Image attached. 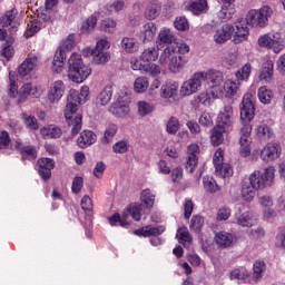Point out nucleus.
Returning <instances> with one entry per match:
<instances>
[{"label": "nucleus", "instance_id": "473e14b6", "mask_svg": "<svg viewBox=\"0 0 285 285\" xmlns=\"http://www.w3.org/2000/svg\"><path fill=\"white\" fill-rule=\"evenodd\" d=\"M80 206L86 214V219L89 222H92V215H94V205H92V198L90 196L85 195L81 198Z\"/></svg>", "mask_w": 285, "mask_h": 285}, {"label": "nucleus", "instance_id": "f3484780", "mask_svg": "<svg viewBox=\"0 0 285 285\" xmlns=\"http://www.w3.org/2000/svg\"><path fill=\"white\" fill-rule=\"evenodd\" d=\"M164 233H166V226L164 225L156 227L148 225L134 230V235H137V237H159V235H164Z\"/></svg>", "mask_w": 285, "mask_h": 285}, {"label": "nucleus", "instance_id": "69168bd1", "mask_svg": "<svg viewBox=\"0 0 285 285\" xmlns=\"http://www.w3.org/2000/svg\"><path fill=\"white\" fill-rule=\"evenodd\" d=\"M145 75H149L150 77H157L161 75V68L157 65H145Z\"/></svg>", "mask_w": 285, "mask_h": 285}, {"label": "nucleus", "instance_id": "4c0bfd02", "mask_svg": "<svg viewBox=\"0 0 285 285\" xmlns=\"http://www.w3.org/2000/svg\"><path fill=\"white\" fill-rule=\"evenodd\" d=\"M253 281L259 282L264 277V273H266V263L264 261H256L253 265Z\"/></svg>", "mask_w": 285, "mask_h": 285}, {"label": "nucleus", "instance_id": "a211bd4d", "mask_svg": "<svg viewBox=\"0 0 285 285\" xmlns=\"http://www.w3.org/2000/svg\"><path fill=\"white\" fill-rule=\"evenodd\" d=\"M40 95L41 94L39 92V87L32 85L31 82H27L20 88L18 92V104H23L27 97H33L37 99L40 97Z\"/></svg>", "mask_w": 285, "mask_h": 285}, {"label": "nucleus", "instance_id": "b1692460", "mask_svg": "<svg viewBox=\"0 0 285 285\" xmlns=\"http://www.w3.org/2000/svg\"><path fill=\"white\" fill-rule=\"evenodd\" d=\"M97 141V134L92 130H83L78 137L77 144L79 148H88V146H92Z\"/></svg>", "mask_w": 285, "mask_h": 285}, {"label": "nucleus", "instance_id": "7c9ffc66", "mask_svg": "<svg viewBox=\"0 0 285 285\" xmlns=\"http://www.w3.org/2000/svg\"><path fill=\"white\" fill-rule=\"evenodd\" d=\"M40 135H42V137H49V139H59L61 135H63V131L55 125H49L40 129Z\"/></svg>", "mask_w": 285, "mask_h": 285}, {"label": "nucleus", "instance_id": "3c124183", "mask_svg": "<svg viewBox=\"0 0 285 285\" xmlns=\"http://www.w3.org/2000/svg\"><path fill=\"white\" fill-rule=\"evenodd\" d=\"M224 90L228 97H235V94L239 90V82L227 80L224 85Z\"/></svg>", "mask_w": 285, "mask_h": 285}, {"label": "nucleus", "instance_id": "37998d69", "mask_svg": "<svg viewBox=\"0 0 285 285\" xmlns=\"http://www.w3.org/2000/svg\"><path fill=\"white\" fill-rule=\"evenodd\" d=\"M12 40H7L6 42H3L2 50L0 51L1 57H4L7 61H10V59L14 57V48H12Z\"/></svg>", "mask_w": 285, "mask_h": 285}, {"label": "nucleus", "instance_id": "f704fd0d", "mask_svg": "<svg viewBox=\"0 0 285 285\" xmlns=\"http://www.w3.org/2000/svg\"><path fill=\"white\" fill-rule=\"evenodd\" d=\"M43 24L41 23V20L33 19L27 24V30L24 31L26 39H30V37H35L37 32L41 30Z\"/></svg>", "mask_w": 285, "mask_h": 285}, {"label": "nucleus", "instance_id": "a19ab883", "mask_svg": "<svg viewBox=\"0 0 285 285\" xmlns=\"http://www.w3.org/2000/svg\"><path fill=\"white\" fill-rule=\"evenodd\" d=\"M258 99L261 104L268 106L273 99V90L268 89L266 86L258 88Z\"/></svg>", "mask_w": 285, "mask_h": 285}, {"label": "nucleus", "instance_id": "09e8293b", "mask_svg": "<svg viewBox=\"0 0 285 285\" xmlns=\"http://www.w3.org/2000/svg\"><path fill=\"white\" fill-rule=\"evenodd\" d=\"M176 237L180 244H186V243L190 244L193 242V238L190 237V233H188V227L178 228Z\"/></svg>", "mask_w": 285, "mask_h": 285}, {"label": "nucleus", "instance_id": "603ef678", "mask_svg": "<svg viewBox=\"0 0 285 285\" xmlns=\"http://www.w3.org/2000/svg\"><path fill=\"white\" fill-rule=\"evenodd\" d=\"M22 119L24 121V126L29 128V130H39V121L36 117L22 114Z\"/></svg>", "mask_w": 285, "mask_h": 285}, {"label": "nucleus", "instance_id": "4d7b16f0", "mask_svg": "<svg viewBox=\"0 0 285 285\" xmlns=\"http://www.w3.org/2000/svg\"><path fill=\"white\" fill-rule=\"evenodd\" d=\"M224 150L218 149L214 154L213 164L215 166V169L217 171L222 170L224 168Z\"/></svg>", "mask_w": 285, "mask_h": 285}, {"label": "nucleus", "instance_id": "a18cd8bd", "mask_svg": "<svg viewBox=\"0 0 285 285\" xmlns=\"http://www.w3.org/2000/svg\"><path fill=\"white\" fill-rule=\"evenodd\" d=\"M253 70V67L250 66V62L245 63L240 69L236 72V78L238 81H246L250 77V72Z\"/></svg>", "mask_w": 285, "mask_h": 285}, {"label": "nucleus", "instance_id": "412c9836", "mask_svg": "<svg viewBox=\"0 0 285 285\" xmlns=\"http://www.w3.org/2000/svg\"><path fill=\"white\" fill-rule=\"evenodd\" d=\"M66 90V86L63 81L57 80L51 85L50 91L48 94V99L51 104H58L63 97V92Z\"/></svg>", "mask_w": 285, "mask_h": 285}, {"label": "nucleus", "instance_id": "c03bdc74", "mask_svg": "<svg viewBox=\"0 0 285 285\" xmlns=\"http://www.w3.org/2000/svg\"><path fill=\"white\" fill-rule=\"evenodd\" d=\"M237 224L238 226H243V228H250V226H254L255 224V220L253 219V214H250L249 212H245L237 219Z\"/></svg>", "mask_w": 285, "mask_h": 285}, {"label": "nucleus", "instance_id": "c756f323", "mask_svg": "<svg viewBox=\"0 0 285 285\" xmlns=\"http://www.w3.org/2000/svg\"><path fill=\"white\" fill-rule=\"evenodd\" d=\"M111 99H112V87L107 86L98 94L96 98V104L98 106H108Z\"/></svg>", "mask_w": 285, "mask_h": 285}, {"label": "nucleus", "instance_id": "8fccbe9b", "mask_svg": "<svg viewBox=\"0 0 285 285\" xmlns=\"http://www.w3.org/2000/svg\"><path fill=\"white\" fill-rule=\"evenodd\" d=\"M148 86H149L148 78L139 77L135 80L134 90L136 92H146L148 90Z\"/></svg>", "mask_w": 285, "mask_h": 285}, {"label": "nucleus", "instance_id": "774afa93", "mask_svg": "<svg viewBox=\"0 0 285 285\" xmlns=\"http://www.w3.org/2000/svg\"><path fill=\"white\" fill-rule=\"evenodd\" d=\"M10 134L6 130L0 132V150H6L10 146Z\"/></svg>", "mask_w": 285, "mask_h": 285}, {"label": "nucleus", "instance_id": "bb28decb", "mask_svg": "<svg viewBox=\"0 0 285 285\" xmlns=\"http://www.w3.org/2000/svg\"><path fill=\"white\" fill-rule=\"evenodd\" d=\"M109 112L115 117L124 118L130 112V107L121 101H116L109 107Z\"/></svg>", "mask_w": 285, "mask_h": 285}, {"label": "nucleus", "instance_id": "4468645a", "mask_svg": "<svg viewBox=\"0 0 285 285\" xmlns=\"http://www.w3.org/2000/svg\"><path fill=\"white\" fill-rule=\"evenodd\" d=\"M39 66V57L35 53H29L27 58L23 60V62L18 68V75L20 77H28L35 68Z\"/></svg>", "mask_w": 285, "mask_h": 285}, {"label": "nucleus", "instance_id": "338daca9", "mask_svg": "<svg viewBox=\"0 0 285 285\" xmlns=\"http://www.w3.org/2000/svg\"><path fill=\"white\" fill-rule=\"evenodd\" d=\"M210 96L213 97V94L208 91L202 92L197 96L195 99L196 104H202L203 106H210Z\"/></svg>", "mask_w": 285, "mask_h": 285}, {"label": "nucleus", "instance_id": "7ed1b4c3", "mask_svg": "<svg viewBox=\"0 0 285 285\" xmlns=\"http://www.w3.org/2000/svg\"><path fill=\"white\" fill-rule=\"evenodd\" d=\"M255 119V101L250 94H245L240 104V137L244 139H250V134L253 132V125L250 121Z\"/></svg>", "mask_w": 285, "mask_h": 285}, {"label": "nucleus", "instance_id": "72a5a7b5", "mask_svg": "<svg viewBox=\"0 0 285 285\" xmlns=\"http://www.w3.org/2000/svg\"><path fill=\"white\" fill-rule=\"evenodd\" d=\"M17 14H19V11H17V8H12L6 11V13L2 17H0V26L2 28H8L9 26H12V21L17 19Z\"/></svg>", "mask_w": 285, "mask_h": 285}, {"label": "nucleus", "instance_id": "2f4dec72", "mask_svg": "<svg viewBox=\"0 0 285 285\" xmlns=\"http://www.w3.org/2000/svg\"><path fill=\"white\" fill-rule=\"evenodd\" d=\"M274 75V65L272 60H267L262 68V71L259 73V80L265 81V83H268L271 79H273Z\"/></svg>", "mask_w": 285, "mask_h": 285}, {"label": "nucleus", "instance_id": "2eb2a0df", "mask_svg": "<svg viewBox=\"0 0 285 285\" xmlns=\"http://www.w3.org/2000/svg\"><path fill=\"white\" fill-rule=\"evenodd\" d=\"M279 155H282V147H279V144L269 142L263 148L261 158L266 163L275 161V159L279 158Z\"/></svg>", "mask_w": 285, "mask_h": 285}, {"label": "nucleus", "instance_id": "680f3d73", "mask_svg": "<svg viewBox=\"0 0 285 285\" xmlns=\"http://www.w3.org/2000/svg\"><path fill=\"white\" fill-rule=\"evenodd\" d=\"M242 197L245 199V202H253L255 198V188L248 185H243Z\"/></svg>", "mask_w": 285, "mask_h": 285}, {"label": "nucleus", "instance_id": "423d86ee", "mask_svg": "<svg viewBox=\"0 0 285 285\" xmlns=\"http://www.w3.org/2000/svg\"><path fill=\"white\" fill-rule=\"evenodd\" d=\"M141 210H144V205L141 204H131L126 208L122 217L119 213H115L112 216L108 217V223L110 226H130L128 223V215L135 219V222H141Z\"/></svg>", "mask_w": 285, "mask_h": 285}, {"label": "nucleus", "instance_id": "49530a36", "mask_svg": "<svg viewBox=\"0 0 285 285\" xmlns=\"http://www.w3.org/2000/svg\"><path fill=\"white\" fill-rule=\"evenodd\" d=\"M117 125H109L108 128L105 130V135L101 138V144H110L112 139L115 138V135H117Z\"/></svg>", "mask_w": 285, "mask_h": 285}, {"label": "nucleus", "instance_id": "aec40b11", "mask_svg": "<svg viewBox=\"0 0 285 285\" xmlns=\"http://www.w3.org/2000/svg\"><path fill=\"white\" fill-rule=\"evenodd\" d=\"M233 106L226 105L217 117V126H222L225 129L230 128L233 126Z\"/></svg>", "mask_w": 285, "mask_h": 285}, {"label": "nucleus", "instance_id": "0e129e2a", "mask_svg": "<svg viewBox=\"0 0 285 285\" xmlns=\"http://www.w3.org/2000/svg\"><path fill=\"white\" fill-rule=\"evenodd\" d=\"M179 130V120L175 117H171L167 122V132L169 135H175Z\"/></svg>", "mask_w": 285, "mask_h": 285}, {"label": "nucleus", "instance_id": "cd10ccee", "mask_svg": "<svg viewBox=\"0 0 285 285\" xmlns=\"http://www.w3.org/2000/svg\"><path fill=\"white\" fill-rule=\"evenodd\" d=\"M255 132H256V137H258L261 141H268V139H271L275 135L273 132V128H271V126H268L265 122H262L261 125H258L255 129Z\"/></svg>", "mask_w": 285, "mask_h": 285}, {"label": "nucleus", "instance_id": "de8ad7c7", "mask_svg": "<svg viewBox=\"0 0 285 285\" xmlns=\"http://www.w3.org/2000/svg\"><path fill=\"white\" fill-rule=\"evenodd\" d=\"M204 227V217L199 215H195L190 219L189 228L194 233H202V228Z\"/></svg>", "mask_w": 285, "mask_h": 285}, {"label": "nucleus", "instance_id": "e2e57ef3", "mask_svg": "<svg viewBox=\"0 0 285 285\" xmlns=\"http://www.w3.org/2000/svg\"><path fill=\"white\" fill-rule=\"evenodd\" d=\"M82 188H83V177L76 176L72 180L71 191L73 193V195H79Z\"/></svg>", "mask_w": 285, "mask_h": 285}, {"label": "nucleus", "instance_id": "9b49d317", "mask_svg": "<svg viewBox=\"0 0 285 285\" xmlns=\"http://www.w3.org/2000/svg\"><path fill=\"white\" fill-rule=\"evenodd\" d=\"M204 86V75L199 71L195 72L190 79L186 80L180 87V95L183 97H190L195 92H199Z\"/></svg>", "mask_w": 285, "mask_h": 285}, {"label": "nucleus", "instance_id": "a878e982", "mask_svg": "<svg viewBox=\"0 0 285 285\" xmlns=\"http://www.w3.org/2000/svg\"><path fill=\"white\" fill-rule=\"evenodd\" d=\"M185 10L193 12L198 17V14H202L208 10V2L206 0L190 1L185 6Z\"/></svg>", "mask_w": 285, "mask_h": 285}, {"label": "nucleus", "instance_id": "9d476101", "mask_svg": "<svg viewBox=\"0 0 285 285\" xmlns=\"http://www.w3.org/2000/svg\"><path fill=\"white\" fill-rule=\"evenodd\" d=\"M75 48V36L69 35L62 45L57 49L53 61L52 70L53 72H61L63 70V61H66V52H70Z\"/></svg>", "mask_w": 285, "mask_h": 285}, {"label": "nucleus", "instance_id": "13d9d810", "mask_svg": "<svg viewBox=\"0 0 285 285\" xmlns=\"http://www.w3.org/2000/svg\"><path fill=\"white\" fill-rule=\"evenodd\" d=\"M155 110V106L146 102V101H139L138 102V112L140 117H146V115H150Z\"/></svg>", "mask_w": 285, "mask_h": 285}, {"label": "nucleus", "instance_id": "f03ea898", "mask_svg": "<svg viewBox=\"0 0 285 285\" xmlns=\"http://www.w3.org/2000/svg\"><path fill=\"white\" fill-rule=\"evenodd\" d=\"M249 30L246 27V22H237L233 24H224L220 29L214 35V41L216 43H226L234 37V43H243L248 39Z\"/></svg>", "mask_w": 285, "mask_h": 285}, {"label": "nucleus", "instance_id": "6ab92c4d", "mask_svg": "<svg viewBox=\"0 0 285 285\" xmlns=\"http://www.w3.org/2000/svg\"><path fill=\"white\" fill-rule=\"evenodd\" d=\"M82 55L85 57H94L92 61L96 66H104L110 61V53L106 51H95L94 49H83Z\"/></svg>", "mask_w": 285, "mask_h": 285}, {"label": "nucleus", "instance_id": "6e6552de", "mask_svg": "<svg viewBox=\"0 0 285 285\" xmlns=\"http://www.w3.org/2000/svg\"><path fill=\"white\" fill-rule=\"evenodd\" d=\"M203 75V83L210 87L213 99H218L224 92V73L217 70L199 71Z\"/></svg>", "mask_w": 285, "mask_h": 285}, {"label": "nucleus", "instance_id": "e433bc0d", "mask_svg": "<svg viewBox=\"0 0 285 285\" xmlns=\"http://www.w3.org/2000/svg\"><path fill=\"white\" fill-rule=\"evenodd\" d=\"M224 132L226 129L223 126H215L212 130L210 141L214 146H219L224 141Z\"/></svg>", "mask_w": 285, "mask_h": 285}, {"label": "nucleus", "instance_id": "dca6fc26", "mask_svg": "<svg viewBox=\"0 0 285 285\" xmlns=\"http://www.w3.org/2000/svg\"><path fill=\"white\" fill-rule=\"evenodd\" d=\"M197 155H199V146L196 144L189 145L187 148V160L185 168L190 174L195 173L197 164L199 163V158H197Z\"/></svg>", "mask_w": 285, "mask_h": 285}, {"label": "nucleus", "instance_id": "ddd939ff", "mask_svg": "<svg viewBox=\"0 0 285 285\" xmlns=\"http://www.w3.org/2000/svg\"><path fill=\"white\" fill-rule=\"evenodd\" d=\"M13 148L19 153L22 161H35L37 159V148L32 145L23 146L21 141L16 140Z\"/></svg>", "mask_w": 285, "mask_h": 285}, {"label": "nucleus", "instance_id": "5701e85b", "mask_svg": "<svg viewBox=\"0 0 285 285\" xmlns=\"http://www.w3.org/2000/svg\"><path fill=\"white\" fill-rule=\"evenodd\" d=\"M155 35H157V26L155 22H147L142 26L139 37L142 43H146L147 41H153V39H155Z\"/></svg>", "mask_w": 285, "mask_h": 285}, {"label": "nucleus", "instance_id": "39448f33", "mask_svg": "<svg viewBox=\"0 0 285 285\" xmlns=\"http://www.w3.org/2000/svg\"><path fill=\"white\" fill-rule=\"evenodd\" d=\"M159 63L168 66L170 72H181L186 66V58L177 56V47L168 46L160 55Z\"/></svg>", "mask_w": 285, "mask_h": 285}, {"label": "nucleus", "instance_id": "4be33fe9", "mask_svg": "<svg viewBox=\"0 0 285 285\" xmlns=\"http://www.w3.org/2000/svg\"><path fill=\"white\" fill-rule=\"evenodd\" d=\"M179 91V83L176 81L165 82L160 88L161 99H175Z\"/></svg>", "mask_w": 285, "mask_h": 285}, {"label": "nucleus", "instance_id": "0eeeda50", "mask_svg": "<svg viewBox=\"0 0 285 285\" xmlns=\"http://www.w3.org/2000/svg\"><path fill=\"white\" fill-rule=\"evenodd\" d=\"M273 9L268 6H264L259 10H249L246 20H240L238 23H246V28H266L268 26V18L272 17Z\"/></svg>", "mask_w": 285, "mask_h": 285}, {"label": "nucleus", "instance_id": "f257e3e1", "mask_svg": "<svg viewBox=\"0 0 285 285\" xmlns=\"http://www.w3.org/2000/svg\"><path fill=\"white\" fill-rule=\"evenodd\" d=\"M90 97V87L83 86L80 91L71 89L67 97V106L65 109V119L68 126L71 127L72 137H77V134L81 131V124L83 121V116L77 114L79 106L86 104Z\"/></svg>", "mask_w": 285, "mask_h": 285}, {"label": "nucleus", "instance_id": "6e6d98bb", "mask_svg": "<svg viewBox=\"0 0 285 285\" xmlns=\"http://www.w3.org/2000/svg\"><path fill=\"white\" fill-rule=\"evenodd\" d=\"M174 27L180 32H186V30H189L190 24L188 23V19L186 17H177L174 21Z\"/></svg>", "mask_w": 285, "mask_h": 285}, {"label": "nucleus", "instance_id": "864d4df0", "mask_svg": "<svg viewBox=\"0 0 285 285\" xmlns=\"http://www.w3.org/2000/svg\"><path fill=\"white\" fill-rule=\"evenodd\" d=\"M158 39L160 43H173L175 41V36L170 29H161Z\"/></svg>", "mask_w": 285, "mask_h": 285}, {"label": "nucleus", "instance_id": "5fc2aeb1", "mask_svg": "<svg viewBox=\"0 0 285 285\" xmlns=\"http://www.w3.org/2000/svg\"><path fill=\"white\" fill-rule=\"evenodd\" d=\"M239 144H240L239 153L242 157H248L250 155V144H252L250 138L240 137Z\"/></svg>", "mask_w": 285, "mask_h": 285}, {"label": "nucleus", "instance_id": "bf43d9fd", "mask_svg": "<svg viewBox=\"0 0 285 285\" xmlns=\"http://www.w3.org/2000/svg\"><path fill=\"white\" fill-rule=\"evenodd\" d=\"M276 45L277 41L272 39L268 35H264L258 38V46H261V48H274Z\"/></svg>", "mask_w": 285, "mask_h": 285}, {"label": "nucleus", "instance_id": "1a4fd4ad", "mask_svg": "<svg viewBox=\"0 0 285 285\" xmlns=\"http://www.w3.org/2000/svg\"><path fill=\"white\" fill-rule=\"evenodd\" d=\"M275 179V168L267 167L264 173L255 170L249 175V184L254 190H264L266 186H271Z\"/></svg>", "mask_w": 285, "mask_h": 285}, {"label": "nucleus", "instance_id": "20e7f679", "mask_svg": "<svg viewBox=\"0 0 285 285\" xmlns=\"http://www.w3.org/2000/svg\"><path fill=\"white\" fill-rule=\"evenodd\" d=\"M68 77L75 83H83L92 70L83 65V60L81 59V55L72 53L68 60Z\"/></svg>", "mask_w": 285, "mask_h": 285}, {"label": "nucleus", "instance_id": "052dcab7", "mask_svg": "<svg viewBox=\"0 0 285 285\" xmlns=\"http://www.w3.org/2000/svg\"><path fill=\"white\" fill-rule=\"evenodd\" d=\"M146 19H149V21H153V19H157L159 17V8L157 4H149L145 11Z\"/></svg>", "mask_w": 285, "mask_h": 285}, {"label": "nucleus", "instance_id": "f8f14e48", "mask_svg": "<svg viewBox=\"0 0 285 285\" xmlns=\"http://www.w3.org/2000/svg\"><path fill=\"white\" fill-rule=\"evenodd\" d=\"M38 175L43 181H50L52 170H55V160L51 158H40L37 161Z\"/></svg>", "mask_w": 285, "mask_h": 285}, {"label": "nucleus", "instance_id": "393cba45", "mask_svg": "<svg viewBox=\"0 0 285 285\" xmlns=\"http://www.w3.org/2000/svg\"><path fill=\"white\" fill-rule=\"evenodd\" d=\"M215 242L218 248H230V246H233V242H235V237L230 233L219 232L215 236Z\"/></svg>", "mask_w": 285, "mask_h": 285}, {"label": "nucleus", "instance_id": "ea45409f", "mask_svg": "<svg viewBox=\"0 0 285 285\" xmlns=\"http://www.w3.org/2000/svg\"><path fill=\"white\" fill-rule=\"evenodd\" d=\"M121 48L122 50H125V52H128L129 55H132L134 52H137V50H139V46H137L135 39L128 37L122 38Z\"/></svg>", "mask_w": 285, "mask_h": 285}, {"label": "nucleus", "instance_id": "c85d7f7f", "mask_svg": "<svg viewBox=\"0 0 285 285\" xmlns=\"http://www.w3.org/2000/svg\"><path fill=\"white\" fill-rule=\"evenodd\" d=\"M203 188L209 195H215V193H219L222 187L217 184V180L213 176H205L203 177Z\"/></svg>", "mask_w": 285, "mask_h": 285}, {"label": "nucleus", "instance_id": "58836bf2", "mask_svg": "<svg viewBox=\"0 0 285 285\" xmlns=\"http://www.w3.org/2000/svg\"><path fill=\"white\" fill-rule=\"evenodd\" d=\"M140 200L145 208H153L155 206V194L150 189H145L140 194Z\"/></svg>", "mask_w": 285, "mask_h": 285}, {"label": "nucleus", "instance_id": "c9c22d12", "mask_svg": "<svg viewBox=\"0 0 285 285\" xmlns=\"http://www.w3.org/2000/svg\"><path fill=\"white\" fill-rule=\"evenodd\" d=\"M140 59L146 63H150L151 61H157V59H159V50L155 47L145 49L140 55Z\"/></svg>", "mask_w": 285, "mask_h": 285}, {"label": "nucleus", "instance_id": "79ce46f5", "mask_svg": "<svg viewBox=\"0 0 285 285\" xmlns=\"http://www.w3.org/2000/svg\"><path fill=\"white\" fill-rule=\"evenodd\" d=\"M96 27H97V17L90 16L89 18H87L85 22H82L81 32L82 35H90V32H92V30H95Z\"/></svg>", "mask_w": 285, "mask_h": 285}]
</instances>
